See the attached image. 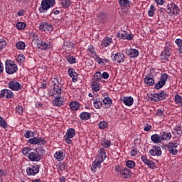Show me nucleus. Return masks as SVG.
<instances>
[{"mask_svg":"<svg viewBox=\"0 0 182 182\" xmlns=\"http://www.w3.org/2000/svg\"><path fill=\"white\" fill-rule=\"evenodd\" d=\"M55 4H56L55 0H42L38 11L41 14H46L50 8L55 6Z\"/></svg>","mask_w":182,"mask_h":182,"instance_id":"1","label":"nucleus"},{"mask_svg":"<svg viewBox=\"0 0 182 182\" xmlns=\"http://www.w3.org/2000/svg\"><path fill=\"white\" fill-rule=\"evenodd\" d=\"M18 71V65L15 64L12 60H6V72L8 75H14Z\"/></svg>","mask_w":182,"mask_h":182,"instance_id":"2","label":"nucleus"},{"mask_svg":"<svg viewBox=\"0 0 182 182\" xmlns=\"http://www.w3.org/2000/svg\"><path fill=\"white\" fill-rule=\"evenodd\" d=\"M27 157L31 161H41V159H42L41 154L36 149H32Z\"/></svg>","mask_w":182,"mask_h":182,"instance_id":"3","label":"nucleus"},{"mask_svg":"<svg viewBox=\"0 0 182 182\" xmlns=\"http://www.w3.org/2000/svg\"><path fill=\"white\" fill-rule=\"evenodd\" d=\"M111 58L115 63H122L124 62L126 57L123 53H117L115 54H112Z\"/></svg>","mask_w":182,"mask_h":182,"instance_id":"4","label":"nucleus"},{"mask_svg":"<svg viewBox=\"0 0 182 182\" xmlns=\"http://www.w3.org/2000/svg\"><path fill=\"white\" fill-rule=\"evenodd\" d=\"M179 144L178 142H170L167 144L166 147L170 153L173 156H176L178 153L177 147H178Z\"/></svg>","mask_w":182,"mask_h":182,"instance_id":"5","label":"nucleus"},{"mask_svg":"<svg viewBox=\"0 0 182 182\" xmlns=\"http://www.w3.org/2000/svg\"><path fill=\"white\" fill-rule=\"evenodd\" d=\"M56 82H55L53 84L52 90L53 94L51 95V96H55L56 95L59 96V95L62 93V84L59 83V81H58V80H56Z\"/></svg>","mask_w":182,"mask_h":182,"instance_id":"6","label":"nucleus"},{"mask_svg":"<svg viewBox=\"0 0 182 182\" xmlns=\"http://www.w3.org/2000/svg\"><path fill=\"white\" fill-rule=\"evenodd\" d=\"M28 143L30 144H38L39 146H43L46 144V141L42 137H33L28 139Z\"/></svg>","mask_w":182,"mask_h":182,"instance_id":"7","label":"nucleus"},{"mask_svg":"<svg viewBox=\"0 0 182 182\" xmlns=\"http://www.w3.org/2000/svg\"><path fill=\"white\" fill-rule=\"evenodd\" d=\"M26 173L28 176H36L39 173V165L35 164L31 167L27 168Z\"/></svg>","mask_w":182,"mask_h":182,"instance_id":"8","label":"nucleus"},{"mask_svg":"<svg viewBox=\"0 0 182 182\" xmlns=\"http://www.w3.org/2000/svg\"><path fill=\"white\" fill-rule=\"evenodd\" d=\"M39 29L44 32H52L53 31V26L52 24H48V23L41 22Z\"/></svg>","mask_w":182,"mask_h":182,"instance_id":"9","label":"nucleus"},{"mask_svg":"<svg viewBox=\"0 0 182 182\" xmlns=\"http://www.w3.org/2000/svg\"><path fill=\"white\" fill-rule=\"evenodd\" d=\"M149 154L150 156H157L158 157L161 156V148L160 146H153L152 149L149 150Z\"/></svg>","mask_w":182,"mask_h":182,"instance_id":"10","label":"nucleus"},{"mask_svg":"<svg viewBox=\"0 0 182 182\" xmlns=\"http://www.w3.org/2000/svg\"><path fill=\"white\" fill-rule=\"evenodd\" d=\"M0 97H6V99H12L14 97V92L10 90H2L0 93Z\"/></svg>","mask_w":182,"mask_h":182,"instance_id":"11","label":"nucleus"},{"mask_svg":"<svg viewBox=\"0 0 182 182\" xmlns=\"http://www.w3.org/2000/svg\"><path fill=\"white\" fill-rule=\"evenodd\" d=\"M68 75L70 77H72V82H73V83H76V82H77V76H79V74L75 71V69L70 68L68 69Z\"/></svg>","mask_w":182,"mask_h":182,"instance_id":"12","label":"nucleus"},{"mask_svg":"<svg viewBox=\"0 0 182 182\" xmlns=\"http://www.w3.org/2000/svg\"><path fill=\"white\" fill-rule=\"evenodd\" d=\"M8 86L9 89H11V90L18 91V90H21V84L16 80L9 82L8 84Z\"/></svg>","mask_w":182,"mask_h":182,"instance_id":"13","label":"nucleus"},{"mask_svg":"<svg viewBox=\"0 0 182 182\" xmlns=\"http://www.w3.org/2000/svg\"><path fill=\"white\" fill-rule=\"evenodd\" d=\"M125 53L129 56V58H137V56H139V50L129 48L126 50Z\"/></svg>","mask_w":182,"mask_h":182,"instance_id":"14","label":"nucleus"},{"mask_svg":"<svg viewBox=\"0 0 182 182\" xmlns=\"http://www.w3.org/2000/svg\"><path fill=\"white\" fill-rule=\"evenodd\" d=\"M171 55V53L170 52V48L165 47L164 51L161 53V59L162 60H166Z\"/></svg>","mask_w":182,"mask_h":182,"instance_id":"15","label":"nucleus"},{"mask_svg":"<svg viewBox=\"0 0 182 182\" xmlns=\"http://www.w3.org/2000/svg\"><path fill=\"white\" fill-rule=\"evenodd\" d=\"M106 157L107 156H106V151H105V149L103 148L100 149V153L97 156V160L102 163V161H105V160L106 159Z\"/></svg>","mask_w":182,"mask_h":182,"instance_id":"16","label":"nucleus"},{"mask_svg":"<svg viewBox=\"0 0 182 182\" xmlns=\"http://www.w3.org/2000/svg\"><path fill=\"white\" fill-rule=\"evenodd\" d=\"M107 19V15L105 13H99L97 16V21L100 23H105Z\"/></svg>","mask_w":182,"mask_h":182,"instance_id":"17","label":"nucleus"},{"mask_svg":"<svg viewBox=\"0 0 182 182\" xmlns=\"http://www.w3.org/2000/svg\"><path fill=\"white\" fill-rule=\"evenodd\" d=\"M151 140L155 144H159V143H161L162 141L161 135H159L157 134L151 135Z\"/></svg>","mask_w":182,"mask_h":182,"instance_id":"18","label":"nucleus"},{"mask_svg":"<svg viewBox=\"0 0 182 182\" xmlns=\"http://www.w3.org/2000/svg\"><path fill=\"white\" fill-rule=\"evenodd\" d=\"M102 102H103L105 109H109L112 103V100L109 97H105L102 100Z\"/></svg>","mask_w":182,"mask_h":182,"instance_id":"19","label":"nucleus"},{"mask_svg":"<svg viewBox=\"0 0 182 182\" xmlns=\"http://www.w3.org/2000/svg\"><path fill=\"white\" fill-rule=\"evenodd\" d=\"M112 42H113L112 38L107 37L102 40L101 46H102V48H107V46H109V45H110Z\"/></svg>","mask_w":182,"mask_h":182,"instance_id":"20","label":"nucleus"},{"mask_svg":"<svg viewBox=\"0 0 182 182\" xmlns=\"http://www.w3.org/2000/svg\"><path fill=\"white\" fill-rule=\"evenodd\" d=\"M91 87L93 92H99L100 90V84L96 81H91Z\"/></svg>","mask_w":182,"mask_h":182,"instance_id":"21","label":"nucleus"},{"mask_svg":"<svg viewBox=\"0 0 182 182\" xmlns=\"http://www.w3.org/2000/svg\"><path fill=\"white\" fill-rule=\"evenodd\" d=\"M54 158L56 159L58 161H62L65 159L63 151H56L54 154Z\"/></svg>","mask_w":182,"mask_h":182,"instance_id":"22","label":"nucleus"},{"mask_svg":"<svg viewBox=\"0 0 182 182\" xmlns=\"http://www.w3.org/2000/svg\"><path fill=\"white\" fill-rule=\"evenodd\" d=\"M37 48L41 49V50H46L49 48V45L45 41H40L37 43Z\"/></svg>","mask_w":182,"mask_h":182,"instance_id":"23","label":"nucleus"},{"mask_svg":"<svg viewBox=\"0 0 182 182\" xmlns=\"http://www.w3.org/2000/svg\"><path fill=\"white\" fill-rule=\"evenodd\" d=\"M141 161L144 164H146L150 168L154 167V163L149 159L146 156H141Z\"/></svg>","mask_w":182,"mask_h":182,"instance_id":"24","label":"nucleus"},{"mask_svg":"<svg viewBox=\"0 0 182 182\" xmlns=\"http://www.w3.org/2000/svg\"><path fill=\"white\" fill-rule=\"evenodd\" d=\"M94 100V107L95 109H101L102 106H103V102H102V100L100 98L92 99Z\"/></svg>","mask_w":182,"mask_h":182,"instance_id":"25","label":"nucleus"},{"mask_svg":"<svg viewBox=\"0 0 182 182\" xmlns=\"http://www.w3.org/2000/svg\"><path fill=\"white\" fill-rule=\"evenodd\" d=\"M122 176L124 178H130L132 177V171L130 169L124 168L122 171Z\"/></svg>","mask_w":182,"mask_h":182,"instance_id":"26","label":"nucleus"},{"mask_svg":"<svg viewBox=\"0 0 182 182\" xmlns=\"http://www.w3.org/2000/svg\"><path fill=\"white\" fill-rule=\"evenodd\" d=\"M65 136H68L69 138L73 139V137L76 136V131L73 128H70L67 130Z\"/></svg>","mask_w":182,"mask_h":182,"instance_id":"27","label":"nucleus"},{"mask_svg":"<svg viewBox=\"0 0 182 182\" xmlns=\"http://www.w3.org/2000/svg\"><path fill=\"white\" fill-rule=\"evenodd\" d=\"M160 135L162 141H164V140H170V139H171V133L170 132H161Z\"/></svg>","mask_w":182,"mask_h":182,"instance_id":"28","label":"nucleus"},{"mask_svg":"<svg viewBox=\"0 0 182 182\" xmlns=\"http://www.w3.org/2000/svg\"><path fill=\"white\" fill-rule=\"evenodd\" d=\"M123 102L126 106H132L134 103V100L132 97H124Z\"/></svg>","mask_w":182,"mask_h":182,"instance_id":"29","label":"nucleus"},{"mask_svg":"<svg viewBox=\"0 0 182 182\" xmlns=\"http://www.w3.org/2000/svg\"><path fill=\"white\" fill-rule=\"evenodd\" d=\"M101 164H102V162L97 159H96L95 161H94V164L91 167V170L92 171H96V168H97V167L99 168H100L101 167Z\"/></svg>","mask_w":182,"mask_h":182,"instance_id":"30","label":"nucleus"},{"mask_svg":"<svg viewBox=\"0 0 182 182\" xmlns=\"http://www.w3.org/2000/svg\"><path fill=\"white\" fill-rule=\"evenodd\" d=\"M120 6H124V8H127V6H130L132 1L129 0H119L118 1Z\"/></svg>","mask_w":182,"mask_h":182,"instance_id":"31","label":"nucleus"},{"mask_svg":"<svg viewBox=\"0 0 182 182\" xmlns=\"http://www.w3.org/2000/svg\"><path fill=\"white\" fill-rule=\"evenodd\" d=\"M53 104L54 106L60 107L63 105V101L60 100V96H58L53 101Z\"/></svg>","mask_w":182,"mask_h":182,"instance_id":"32","label":"nucleus"},{"mask_svg":"<svg viewBox=\"0 0 182 182\" xmlns=\"http://www.w3.org/2000/svg\"><path fill=\"white\" fill-rule=\"evenodd\" d=\"M80 117L82 120H89V119L91 117V115L90 113L84 112L80 114Z\"/></svg>","mask_w":182,"mask_h":182,"instance_id":"33","label":"nucleus"},{"mask_svg":"<svg viewBox=\"0 0 182 182\" xmlns=\"http://www.w3.org/2000/svg\"><path fill=\"white\" fill-rule=\"evenodd\" d=\"M75 44L70 41H65L63 43V48L65 49H73Z\"/></svg>","mask_w":182,"mask_h":182,"instance_id":"34","label":"nucleus"},{"mask_svg":"<svg viewBox=\"0 0 182 182\" xmlns=\"http://www.w3.org/2000/svg\"><path fill=\"white\" fill-rule=\"evenodd\" d=\"M144 82L146 83V85H148V86H154V80L152 77H146L144 78Z\"/></svg>","mask_w":182,"mask_h":182,"instance_id":"35","label":"nucleus"},{"mask_svg":"<svg viewBox=\"0 0 182 182\" xmlns=\"http://www.w3.org/2000/svg\"><path fill=\"white\" fill-rule=\"evenodd\" d=\"M70 107L71 109V110H74L76 111L79 109L80 107V105L79 102H76V101H73L70 104Z\"/></svg>","mask_w":182,"mask_h":182,"instance_id":"36","label":"nucleus"},{"mask_svg":"<svg viewBox=\"0 0 182 182\" xmlns=\"http://www.w3.org/2000/svg\"><path fill=\"white\" fill-rule=\"evenodd\" d=\"M26 46V45L25 44V43H23V41H18L16 43V47L19 50H23V49H25Z\"/></svg>","mask_w":182,"mask_h":182,"instance_id":"37","label":"nucleus"},{"mask_svg":"<svg viewBox=\"0 0 182 182\" xmlns=\"http://www.w3.org/2000/svg\"><path fill=\"white\" fill-rule=\"evenodd\" d=\"M167 79H168V75L166 73H162L161 75L159 82H162L164 85H166V82H167Z\"/></svg>","mask_w":182,"mask_h":182,"instance_id":"38","label":"nucleus"},{"mask_svg":"<svg viewBox=\"0 0 182 182\" xmlns=\"http://www.w3.org/2000/svg\"><path fill=\"white\" fill-rule=\"evenodd\" d=\"M102 79V73L100 72H96L94 74V79L92 80V82H99Z\"/></svg>","mask_w":182,"mask_h":182,"instance_id":"39","label":"nucleus"},{"mask_svg":"<svg viewBox=\"0 0 182 182\" xmlns=\"http://www.w3.org/2000/svg\"><path fill=\"white\" fill-rule=\"evenodd\" d=\"M159 97V101L160 100H165V99H167V93L164 91H161V92L158 93Z\"/></svg>","mask_w":182,"mask_h":182,"instance_id":"40","label":"nucleus"},{"mask_svg":"<svg viewBox=\"0 0 182 182\" xmlns=\"http://www.w3.org/2000/svg\"><path fill=\"white\" fill-rule=\"evenodd\" d=\"M16 28L18 31H23L26 28V23L22 22H18L16 23Z\"/></svg>","mask_w":182,"mask_h":182,"instance_id":"41","label":"nucleus"},{"mask_svg":"<svg viewBox=\"0 0 182 182\" xmlns=\"http://www.w3.org/2000/svg\"><path fill=\"white\" fill-rule=\"evenodd\" d=\"M31 151H32V149L29 147H25L22 150V154H23V156L28 157L29 153H31Z\"/></svg>","mask_w":182,"mask_h":182,"instance_id":"42","label":"nucleus"},{"mask_svg":"<svg viewBox=\"0 0 182 182\" xmlns=\"http://www.w3.org/2000/svg\"><path fill=\"white\" fill-rule=\"evenodd\" d=\"M127 167L128 168H134L136 167V163L134 161L129 160L126 162Z\"/></svg>","mask_w":182,"mask_h":182,"instance_id":"43","label":"nucleus"},{"mask_svg":"<svg viewBox=\"0 0 182 182\" xmlns=\"http://www.w3.org/2000/svg\"><path fill=\"white\" fill-rule=\"evenodd\" d=\"M0 127L3 129H6L8 127V124L5 122V119L2 117H0Z\"/></svg>","mask_w":182,"mask_h":182,"instance_id":"44","label":"nucleus"},{"mask_svg":"<svg viewBox=\"0 0 182 182\" xmlns=\"http://www.w3.org/2000/svg\"><path fill=\"white\" fill-rule=\"evenodd\" d=\"M171 8L174 12V15H178V14H180V8H178L177 5H176L175 4H172Z\"/></svg>","mask_w":182,"mask_h":182,"instance_id":"45","label":"nucleus"},{"mask_svg":"<svg viewBox=\"0 0 182 182\" xmlns=\"http://www.w3.org/2000/svg\"><path fill=\"white\" fill-rule=\"evenodd\" d=\"M61 4L63 8H69V6H70V0H62Z\"/></svg>","mask_w":182,"mask_h":182,"instance_id":"46","label":"nucleus"},{"mask_svg":"<svg viewBox=\"0 0 182 182\" xmlns=\"http://www.w3.org/2000/svg\"><path fill=\"white\" fill-rule=\"evenodd\" d=\"M175 102L177 105H182V97L179 95H175Z\"/></svg>","mask_w":182,"mask_h":182,"instance_id":"47","label":"nucleus"},{"mask_svg":"<svg viewBox=\"0 0 182 182\" xmlns=\"http://www.w3.org/2000/svg\"><path fill=\"white\" fill-rule=\"evenodd\" d=\"M101 144L103 147L107 149V147L110 146L111 143L110 141L105 139L104 141H102Z\"/></svg>","mask_w":182,"mask_h":182,"instance_id":"48","label":"nucleus"},{"mask_svg":"<svg viewBox=\"0 0 182 182\" xmlns=\"http://www.w3.org/2000/svg\"><path fill=\"white\" fill-rule=\"evenodd\" d=\"M117 38H119V39H124L126 36V31H119L117 35Z\"/></svg>","mask_w":182,"mask_h":182,"instance_id":"49","label":"nucleus"},{"mask_svg":"<svg viewBox=\"0 0 182 182\" xmlns=\"http://www.w3.org/2000/svg\"><path fill=\"white\" fill-rule=\"evenodd\" d=\"M99 127L102 130L106 129V127H107V122H106L105 121L100 122L99 124Z\"/></svg>","mask_w":182,"mask_h":182,"instance_id":"50","label":"nucleus"},{"mask_svg":"<svg viewBox=\"0 0 182 182\" xmlns=\"http://www.w3.org/2000/svg\"><path fill=\"white\" fill-rule=\"evenodd\" d=\"M167 14H168V15H170L171 16H173V15H174V11L173 10V8H171V6L170 5L167 6V10H166Z\"/></svg>","mask_w":182,"mask_h":182,"instance_id":"51","label":"nucleus"},{"mask_svg":"<svg viewBox=\"0 0 182 182\" xmlns=\"http://www.w3.org/2000/svg\"><path fill=\"white\" fill-rule=\"evenodd\" d=\"M68 62H69L71 65H73V63H76V58L73 56H68L67 58Z\"/></svg>","mask_w":182,"mask_h":182,"instance_id":"52","label":"nucleus"},{"mask_svg":"<svg viewBox=\"0 0 182 182\" xmlns=\"http://www.w3.org/2000/svg\"><path fill=\"white\" fill-rule=\"evenodd\" d=\"M166 84H164L161 81H159L155 85L154 87L156 90H159V89H161L163 86H164Z\"/></svg>","mask_w":182,"mask_h":182,"instance_id":"53","label":"nucleus"},{"mask_svg":"<svg viewBox=\"0 0 182 182\" xmlns=\"http://www.w3.org/2000/svg\"><path fill=\"white\" fill-rule=\"evenodd\" d=\"M17 62L19 63H22V62H25V56L22 54H19L16 58Z\"/></svg>","mask_w":182,"mask_h":182,"instance_id":"54","label":"nucleus"},{"mask_svg":"<svg viewBox=\"0 0 182 182\" xmlns=\"http://www.w3.org/2000/svg\"><path fill=\"white\" fill-rule=\"evenodd\" d=\"M6 46V41L4 38H0V49H4Z\"/></svg>","mask_w":182,"mask_h":182,"instance_id":"55","label":"nucleus"},{"mask_svg":"<svg viewBox=\"0 0 182 182\" xmlns=\"http://www.w3.org/2000/svg\"><path fill=\"white\" fill-rule=\"evenodd\" d=\"M16 112L18 114H22V113H23V108L21 105H18L16 107Z\"/></svg>","mask_w":182,"mask_h":182,"instance_id":"56","label":"nucleus"},{"mask_svg":"<svg viewBox=\"0 0 182 182\" xmlns=\"http://www.w3.org/2000/svg\"><path fill=\"white\" fill-rule=\"evenodd\" d=\"M175 43L177 44V46L179 48V50H181L182 48V40L181 38H178L175 41Z\"/></svg>","mask_w":182,"mask_h":182,"instance_id":"57","label":"nucleus"},{"mask_svg":"<svg viewBox=\"0 0 182 182\" xmlns=\"http://www.w3.org/2000/svg\"><path fill=\"white\" fill-rule=\"evenodd\" d=\"M173 133H174V134H177L178 135L181 134V127H176V129H173Z\"/></svg>","mask_w":182,"mask_h":182,"instance_id":"58","label":"nucleus"},{"mask_svg":"<svg viewBox=\"0 0 182 182\" xmlns=\"http://www.w3.org/2000/svg\"><path fill=\"white\" fill-rule=\"evenodd\" d=\"M151 100H154V102H160L159 93H154L153 95V97H151Z\"/></svg>","mask_w":182,"mask_h":182,"instance_id":"59","label":"nucleus"},{"mask_svg":"<svg viewBox=\"0 0 182 182\" xmlns=\"http://www.w3.org/2000/svg\"><path fill=\"white\" fill-rule=\"evenodd\" d=\"M124 39L127 41H132V39H133V34H129V33L126 32Z\"/></svg>","mask_w":182,"mask_h":182,"instance_id":"60","label":"nucleus"},{"mask_svg":"<svg viewBox=\"0 0 182 182\" xmlns=\"http://www.w3.org/2000/svg\"><path fill=\"white\" fill-rule=\"evenodd\" d=\"M70 139L72 138H69L67 135L64 136V140L68 144H72V140Z\"/></svg>","mask_w":182,"mask_h":182,"instance_id":"61","label":"nucleus"},{"mask_svg":"<svg viewBox=\"0 0 182 182\" xmlns=\"http://www.w3.org/2000/svg\"><path fill=\"white\" fill-rule=\"evenodd\" d=\"M164 111L161 109H159L156 112V116H159L161 117V116H164Z\"/></svg>","mask_w":182,"mask_h":182,"instance_id":"62","label":"nucleus"},{"mask_svg":"<svg viewBox=\"0 0 182 182\" xmlns=\"http://www.w3.org/2000/svg\"><path fill=\"white\" fill-rule=\"evenodd\" d=\"M130 154L132 157H134V156H137V149H132V151H130Z\"/></svg>","mask_w":182,"mask_h":182,"instance_id":"63","label":"nucleus"},{"mask_svg":"<svg viewBox=\"0 0 182 182\" xmlns=\"http://www.w3.org/2000/svg\"><path fill=\"white\" fill-rule=\"evenodd\" d=\"M101 77H102V79H109V73L104 72L102 75H101Z\"/></svg>","mask_w":182,"mask_h":182,"instance_id":"64","label":"nucleus"}]
</instances>
